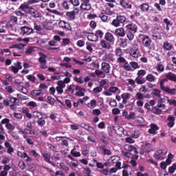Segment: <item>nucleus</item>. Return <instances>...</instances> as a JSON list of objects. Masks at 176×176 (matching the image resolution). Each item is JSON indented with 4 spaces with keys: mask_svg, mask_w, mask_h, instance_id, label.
<instances>
[{
    "mask_svg": "<svg viewBox=\"0 0 176 176\" xmlns=\"http://www.w3.org/2000/svg\"><path fill=\"white\" fill-rule=\"evenodd\" d=\"M164 77L166 78H163L160 81V88L161 90L167 93V94H170L171 96H175L176 94V89L175 88H170V86H164V83L168 82V80L176 82V75L173 72H168L164 74Z\"/></svg>",
    "mask_w": 176,
    "mask_h": 176,
    "instance_id": "1",
    "label": "nucleus"
},
{
    "mask_svg": "<svg viewBox=\"0 0 176 176\" xmlns=\"http://www.w3.org/2000/svg\"><path fill=\"white\" fill-rule=\"evenodd\" d=\"M126 20L127 18H126L125 16L118 15L116 16V19L113 20L111 24L113 25V27H120L122 25L126 23Z\"/></svg>",
    "mask_w": 176,
    "mask_h": 176,
    "instance_id": "2",
    "label": "nucleus"
},
{
    "mask_svg": "<svg viewBox=\"0 0 176 176\" xmlns=\"http://www.w3.org/2000/svg\"><path fill=\"white\" fill-rule=\"evenodd\" d=\"M81 5L80 6V10L82 12H87L91 9V3L90 0H80Z\"/></svg>",
    "mask_w": 176,
    "mask_h": 176,
    "instance_id": "3",
    "label": "nucleus"
},
{
    "mask_svg": "<svg viewBox=\"0 0 176 176\" xmlns=\"http://www.w3.org/2000/svg\"><path fill=\"white\" fill-rule=\"evenodd\" d=\"M30 94L33 98H36V100L43 101V92H42V90H33L30 92Z\"/></svg>",
    "mask_w": 176,
    "mask_h": 176,
    "instance_id": "4",
    "label": "nucleus"
},
{
    "mask_svg": "<svg viewBox=\"0 0 176 176\" xmlns=\"http://www.w3.org/2000/svg\"><path fill=\"white\" fill-rule=\"evenodd\" d=\"M79 13L78 8H74L72 11L67 12L66 13V16L67 20L72 21L75 20V16Z\"/></svg>",
    "mask_w": 176,
    "mask_h": 176,
    "instance_id": "5",
    "label": "nucleus"
},
{
    "mask_svg": "<svg viewBox=\"0 0 176 176\" xmlns=\"http://www.w3.org/2000/svg\"><path fill=\"white\" fill-rule=\"evenodd\" d=\"M160 28H155L153 32L151 33V36H152V39L154 41H157V39H162V35H160Z\"/></svg>",
    "mask_w": 176,
    "mask_h": 176,
    "instance_id": "6",
    "label": "nucleus"
},
{
    "mask_svg": "<svg viewBox=\"0 0 176 176\" xmlns=\"http://www.w3.org/2000/svg\"><path fill=\"white\" fill-rule=\"evenodd\" d=\"M29 13L34 19H41V17H42V14H41L39 11L32 7H30Z\"/></svg>",
    "mask_w": 176,
    "mask_h": 176,
    "instance_id": "7",
    "label": "nucleus"
},
{
    "mask_svg": "<svg viewBox=\"0 0 176 176\" xmlns=\"http://www.w3.org/2000/svg\"><path fill=\"white\" fill-rule=\"evenodd\" d=\"M129 54H130V56L134 58L141 56V53H140V51L137 47L130 49V50H129Z\"/></svg>",
    "mask_w": 176,
    "mask_h": 176,
    "instance_id": "8",
    "label": "nucleus"
},
{
    "mask_svg": "<svg viewBox=\"0 0 176 176\" xmlns=\"http://www.w3.org/2000/svg\"><path fill=\"white\" fill-rule=\"evenodd\" d=\"M21 31L23 33V35H30V34H34V29L28 26L21 27Z\"/></svg>",
    "mask_w": 176,
    "mask_h": 176,
    "instance_id": "9",
    "label": "nucleus"
},
{
    "mask_svg": "<svg viewBox=\"0 0 176 176\" xmlns=\"http://www.w3.org/2000/svg\"><path fill=\"white\" fill-rule=\"evenodd\" d=\"M101 69L106 74H110V64L106 63V62H102L101 63Z\"/></svg>",
    "mask_w": 176,
    "mask_h": 176,
    "instance_id": "10",
    "label": "nucleus"
},
{
    "mask_svg": "<svg viewBox=\"0 0 176 176\" xmlns=\"http://www.w3.org/2000/svg\"><path fill=\"white\" fill-rule=\"evenodd\" d=\"M160 130V127L155 124H150V129H148V132L150 134L155 135L157 133V131Z\"/></svg>",
    "mask_w": 176,
    "mask_h": 176,
    "instance_id": "11",
    "label": "nucleus"
},
{
    "mask_svg": "<svg viewBox=\"0 0 176 176\" xmlns=\"http://www.w3.org/2000/svg\"><path fill=\"white\" fill-rule=\"evenodd\" d=\"M84 34H85V36H87L88 40L91 41V42H97L98 41L97 36H96L94 33H89L87 32H85Z\"/></svg>",
    "mask_w": 176,
    "mask_h": 176,
    "instance_id": "12",
    "label": "nucleus"
},
{
    "mask_svg": "<svg viewBox=\"0 0 176 176\" xmlns=\"http://www.w3.org/2000/svg\"><path fill=\"white\" fill-rule=\"evenodd\" d=\"M175 118L173 116H168L167 117V127L171 129L174 126V124H175Z\"/></svg>",
    "mask_w": 176,
    "mask_h": 176,
    "instance_id": "13",
    "label": "nucleus"
},
{
    "mask_svg": "<svg viewBox=\"0 0 176 176\" xmlns=\"http://www.w3.org/2000/svg\"><path fill=\"white\" fill-rule=\"evenodd\" d=\"M120 97L122 98V103L123 104H126L127 103V100H130L131 95L129 93H124L122 94Z\"/></svg>",
    "mask_w": 176,
    "mask_h": 176,
    "instance_id": "14",
    "label": "nucleus"
},
{
    "mask_svg": "<svg viewBox=\"0 0 176 176\" xmlns=\"http://www.w3.org/2000/svg\"><path fill=\"white\" fill-rule=\"evenodd\" d=\"M79 127H80L90 133L94 132V128L93 126H89L88 124H86L85 123H80V124H79Z\"/></svg>",
    "mask_w": 176,
    "mask_h": 176,
    "instance_id": "15",
    "label": "nucleus"
},
{
    "mask_svg": "<svg viewBox=\"0 0 176 176\" xmlns=\"http://www.w3.org/2000/svg\"><path fill=\"white\" fill-rule=\"evenodd\" d=\"M140 41H142V45H151L152 41L148 36L142 35L140 37Z\"/></svg>",
    "mask_w": 176,
    "mask_h": 176,
    "instance_id": "16",
    "label": "nucleus"
},
{
    "mask_svg": "<svg viewBox=\"0 0 176 176\" xmlns=\"http://www.w3.org/2000/svg\"><path fill=\"white\" fill-rule=\"evenodd\" d=\"M58 25L60 27V28H64L67 31L71 30V25H69V23L65 22V21H60L58 23Z\"/></svg>",
    "mask_w": 176,
    "mask_h": 176,
    "instance_id": "17",
    "label": "nucleus"
},
{
    "mask_svg": "<svg viewBox=\"0 0 176 176\" xmlns=\"http://www.w3.org/2000/svg\"><path fill=\"white\" fill-rule=\"evenodd\" d=\"M139 8L143 13H145L146 12H149V5L146 3H144L141 4L139 6Z\"/></svg>",
    "mask_w": 176,
    "mask_h": 176,
    "instance_id": "18",
    "label": "nucleus"
},
{
    "mask_svg": "<svg viewBox=\"0 0 176 176\" xmlns=\"http://www.w3.org/2000/svg\"><path fill=\"white\" fill-rule=\"evenodd\" d=\"M104 39L108 41V42H115V38L113 35L111 34V32H107L104 35Z\"/></svg>",
    "mask_w": 176,
    "mask_h": 176,
    "instance_id": "19",
    "label": "nucleus"
},
{
    "mask_svg": "<svg viewBox=\"0 0 176 176\" xmlns=\"http://www.w3.org/2000/svg\"><path fill=\"white\" fill-rule=\"evenodd\" d=\"M22 113H23V114H25L26 118H28V119H32V116L30 113V110L28 107H23L22 108Z\"/></svg>",
    "mask_w": 176,
    "mask_h": 176,
    "instance_id": "20",
    "label": "nucleus"
},
{
    "mask_svg": "<svg viewBox=\"0 0 176 176\" xmlns=\"http://www.w3.org/2000/svg\"><path fill=\"white\" fill-rule=\"evenodd\" d=\"M115 32L116 34L118 35L119 36H124V35H126V33L124 32V28H123L116 29Z\"/></svg>",
    "mask_w": 176,
    "mask_h": 176,
    "instance_id": "21",
    "label": "nucleus"
},
{
    "mask_svg": "<svg viewBox=\"0 0 176 176\" xmlns=\"http://www.w3.org/2000/svg\"><path fill=\"white\" fill-rule=\"evenodd\" d=\"M151 95L154 96L158 98H161L162 94H161V90L158 89H153V92H151Z\"/></svg>",
    "mask_w": 176,
    "mask_h": 176,
    "instance_id": "22",
    "label": "nucleus"
},
{
    "mask_svg": "<svg viewBox=\"0 0 176 176\" xmlns=\"http://www.w3.org/2000/svg\"><path fill=\"white\" fill-rule=\"evenodd\" d=\"M120 5H121L122 8H124V9H131V5L126 2V0H122L120 1Z\"/></svg>",
    "mask_w": 176,
    "mask_h": 176,
    "instance_id": "23",
    "label": "nucleus"
},
{
    "mask_svg": "<svg viewBox=\"0 0 176 176\" xmlns=\"http://www.w3.org/2000/svg\"><path fill=\"white\" fill-rule=\"evenodd\" d=\"M93 74H96V76L100 78H104L106 77V74H104V72H102L99 69H96L95 72H93Z\"/></svg>",
    "mask_w": 176,
    "mask_h": 176,
    "instance_id": "24",
    "label": "nucleus"
},
{
    "mask_svg": "<svg viewBox=\"0 0 176 176\" xmlns=\"http://www.w3.org/2000/svg\"><path fill=\"white\" fill-rule=\"evenodd\" d=\"M42 157H43V160H45V162L50 164H53V162L50 161V155L47 154V153H43V154H42Z\"/></svg>",
    "mask_w": 176,
    "mask_h": 176,
    "instance_id": "25",
    "label": "nucleus"
},
{
    "mask_svg": "<svg viewBox=\"0 0 176 176\" xmlns=\"http://www.w3.org/2000/svg\"><path fill=\"white\" fill-rule=\"evenodd\" d=\"M18 133L21 135H32V130L29 129H24L23 130L18 131Z\"/></svg>",
    "mask_w": 176,
    "mask_h": 176,
    "instance_id": "26",
    "label": "nucleus"
},
{
    "mask_svg": "<svg viewBox=\"0 0 176 176\" xmlns=\"http://www.w3.org/2000/svg\"><path fill=\"white\" fill-rule=\"evenodd\" d=\"M96 105L97 101L95 99H93L89 103H87V108L93 109Z\"/></svg>",
    "mask_w": 176,
    "mask_h": 176,
    "instance_id": "27",
    "label": "nucleus"
},
{
    "mask_svg": "<svg viewBox=\"0 0 176 176\" xmlns=\"http://www.w3.org/2000/svg\"><path fill=\"white\" fill-rule=\"evenodd\" d=\"M19 9H21V10H23V12H25L26 9H28V10H30V9H31V7H30V5H28V3H23L20 6Z\"/></svg>",
    "mask_w": 176,
    "mask_h": 176,
    "instance_id": "28",
    "label": "nucleus"
},
{
    "mask_svg": "<svg viewBox=\"0 0 176 176\" xmlns=\"http://www.w3.org/2000/svg\"><path fill=\"white\" fill-rule=\"evenodd\" d=\"M47 10L50 13H53L54 14H56V16H63V12H61L57 10H52L50 8H47Z\"/></svg>",
    "mask_w": 176,
    "mask_h": 176,
    "instance_id": "29",
    "label": "nucleus"
},
{
    "mask_svg": "<svg viewBox=\"0 0 176 176\" xmlns=\"http://www.w3.org/2000/svg\"><path fill=\"white\" fill-rule=\"evenodd\" d=\"M151 112L155 114V115H161L162 114V109L157 107H154L151 109Z\"/></svg>",
    "mask_w": 176,
    "mask_h": 176,
    "instance_id": "30",
    "label": "nucleus"
},
{
    "mask_svg": "<svg viewBox=\"0 0 176 176\" xmlns=\"http://www.w3.org/2000/svg\"><path fill=\"white\" fill-rule=\"evenodd\" d=\"M126 28H128V30H130L131 31H134V32H137V25L134 23L127 25Z\"/></svg>",
    "mask_w": 176,
    "mask_h": 176,
    "instance_id": "31",
    "label": "nucleus"
},
{
    "mask_svg": "<svg viewBox=\"0 0 176 176\" xmlns=\"http://www.w3.org/2000/svg\"><path fill=\"white\" fill-rule=\"evenodd\" d=\"M45 124L46 121H45V120L42 118H39V119H38V121H36V124H38L39 127H43Z\"/></svg>",
    "mask_w": 176,
    "mask_h": 176,
    "instance_id": "32",
    "label": "nucleus"
},
{
    "mask_svg": "<svg viewBox=\"0 0 176 176\" xmlns=\"http://www.w3.org/2000/svg\"><path fill=\"white\" fill-rule=\"evenodd\" d=\"M127 151H129V152H134V153L138 154V151L137 150V148L133 145L127 146Z\"/></svg>",
    "mask_w": 176,
    "mask_h": 176,
    "instance_id": "33",
    "label": "nucleus"
},
{
    "mask_svg": "<svg viewBox=\"0 0 176 176\" xmlns=\"http://www.w3.org/2000/svg\"><path fill=\"white\" fill-rule=\"evenodd\" d=\"M144 98H147V96L145 95H143V94L141 93H137L135 94V99L138 100H143Z\"/></svg>",
    "mask_w": 176,
    "mask_h": 176,
    "instance_id": "34",
    "label": "nucleus"
},
{
    "mask_svg": "<svg viewBox=\"0 0 176 176\" xmlns=\"http://www.w3.org/2000/svg\"><path fill=\"white\" fill-rule=\"evenodd\" d=\"M176 170V163L173 164V166L168 167V173L173 174Z\"/></svg>",
    "mask_w": 176,
    "mask_h": 176,
    "instance_id": "35",
    "label": "nucleus"
},
{
    "mask_svg": "<svg viewBox=\"0 0 176 176\" xmlns=\"http://www.w3.org/2000/svg\"><path fill=\"white\" fill-rule=\"evenodd\" d=\"M95 36H97V39H98V38L102 39V37L104 36V32L102 30H97L96 32Z\"/></svg>",
    "mask_w": 176,
    "mask_h": 176,
    "instance_id": "36",
    "label": "nucleus"
},
{
    "mask_svg": "<svg viewBox=\"0 0 176 176\" xmlns=\"http://www.w3.org/2000/svg\"><path fill=\"white\" fill-rule=\"evenodd\" d=\"M56 102V99L52 97L51 96H47V103L50 105H54V103Z\"/></svg>",
    "mask_w": 176,
    "mask_h": 176,
    "instance_id": "37",
    "label": "nucleus"
},
{
    "mask_svg": "<svg viewBox=\"0 0 176 176\" xmlns=\"http://www.w3.org/2000/svg\"><path fill=\"white\" fill-rule=\"evenodd\" d=\"M18 89H19V91L22 92V94H28V93L29 92L28 91V89L25 88V87L21 85L18 86Z\"/></svg>",
    "mask_w": 176,
    "mask_h": 176,
    "instance_id": "38",
    "label": "nucleus"
},
{
    "mask_svg": "<svg viewBox=\"0 0 176 176\" xmlns=\"http://www.w3.org/2000/svg\"><path fill=\"white\" fill-rule=\"evenodd\" d=\"M146 80L152 82L155 80V77L153 74H148L147 76H146Z\"/></svg>",
    "mask_w": 176,
    "mask_h": 176,
    "instance_id": "39",
    "label": "nucleus"
},
{
    "mask_svg": "<svg viewBox=\"0 0 176 176\" xmlns=\"http://www.w3.org/2000/svg\"><path fill=\"white\" fill-rule=\"evenodd\" d=\"M71 154L74 157H80V153H79L78 151H76V148L72 150Z\"/></svg>",
    "mask_w": 176,
    "mask_h": 176,
    "instance_id": "40",
    "label": "nucleus"
},
{
    "mask_svg": "<svg viewBox=\"0 0 176 176\" xmlns=\"http://www.w3.org/2000/svg\"><path fill=\"white\" fill-rule=\"evenodd\" d=\"M102 151H103V153L104 155H111V151L109 149L106 148L105 146H102Z\"/></svg>",
    "mask_w": 176,
    "mask_h": 176,
    "instance_id": "41",
    "label": "nucleus"
},
{
    "mask_svg": "<svg viewBox=\"0 0 176 176\" xmlns=\"http://www.w3.org/2000/svg\"><path fill=\"white\" fill-rule=\"evenodd\" d=\"M73 80H74V82L79 83V84H83L85 82V80L82 79V77H74L73 78Z\"/></svg>",
    "mask_w": 176,
    "mask_h": 176,
    "instance_id": "42",
    "label": "nucleus"
},
{
    "mask_svg": "<svg viewBox=\"0 0 176 176\" xmlns=\"http://www.w3.org/2000/svg\"><path fill=\"white\" fill-rule=\"evenodd\" d=\"M83 174H86V176H89L91 174V170L90 168L86 167L83 168Z\"/></svg>",
    "mask_w": 176,
    "mask_h": 176,
    "instance_id": "43",
    "label": "nucleus"
},
{
    "mask_svg": "<svg viewBox=\"0 0 176 176\" xmlns=\"http://www.w3.org/2000/svg\"><path fill=\"white\" fill-rule=\"evenodd\" d=\"M130 65H131V67L134 68V69H138L140 68V66L138 65V63H137L135 61L130 62Z\"/></svg>",
    "mask_w": 176,
    "mask_h": 176,
    "instance_id": "44",
    "label": "nucleus"
},
{
    "mask_svg": "<svg viewBox=\"0 0 176 176\" xmlns=\"http://www.w3.org/2000/svg\"><path fill=\"white\" fill-rule=\"evenodd\" d=\"M102 87H96L93 89V93H94V94H98L100 92H102Z\"/></svg>",
    "mask_w": 176,
    "mask_h": 176,
    "instance_id": "45",
    "label": "nucleus"
},
{
    "mask_svg": "<svg viewBox=\"0 0 176 176\" xmlns=\"http://www.w3.org/2000/svg\"><path fill=\"white\" fill-rule=\"evenodd\" d=\"M131 66H130V65H129V63L127 62H126V63H124V65H123V69L126 71H129V72H131V71H133L131 69Z\"/></svg>",
    "mask_w": 176,
    "mask_h": 176,
    "instance_id": "46",
    "label": "nucleus"
},
{
    "mask_svg": "<svg viewBox=\"0 0 176 176\" xmlns=\"http://www.w3.org/2000/svg\"><path fill=\"white\" fill-rule=\"evenodd\" d=\"M10 122V120L9 118L3 119L0 122V126H2V124H11Z\"/></svg>",
    "mask_w": 176,
    "mask_h": 176,
    "instance_id": "47",
    "label": "nucleus"
},
{
    "mask_svg": "<svg viewBox=\"0 0 176 176\" xmlns=\"http://www.w3.org/2000/svg\"><path fill=\"white\" fill-rule=\"evenodd\" d=\"M157 71L160 72H163V71H164V67L163 66V65L161 64V63L157 64Z\"/></svg>",
    "mask_w": 176,
    "mask_h": 176,
    "instance_id": "48",
    "label": "nucleus"
},
{
    "mask_svg": "<svg viewBox=\"0 0 176 176\" xmlns=\"http://www.w3.org/2000/svg\"><path fill=\"white\" fill-rule=\"evenodd\" d=\"M9 101V102L12 103V104H14L16 101H18V99L16 98H14L13 96H10L8 100H6Z\"/></svg>",
    "mask_w": 176,
    "mask_h": 176,
    "instance_id": "49",
    "label": "nucleus"
},
{
    "mask_svg": "<svg viewBox=\"0 0 176 176\" xmlns=\"http://www.w3.org/2000/svg\"><path fill=\"white\" fill-rule=\"evenodd\" d=\"M35 47H28L26 50L25 54L28 55L32 54V53L34 52V50H35Z\"/></svg>",
    "mask_w": 176,
    "mask_h": 176,
    "instance_id": "50",
    "label": "nucleus"
},
{
    "mask_svg": "<svg viewBox=\"0 0 176 176\" xmlns=\"http://www.w3.org/2000/svg\"><path fill=\"white\" fill-rule=\"evenodd\" d=\"M1 54H7L8 56L12 55V52H10V50H9V49L1 50Z\"/></svg>",
    "mask_w": 176,
    "mask_h": 176,
    "instance_id": "51",
    "label": "nucleus"
},
{
    "mask_svg": "<svg viewBox=\"0 0 176 176\" xmlns=\"http://www.w3.org/2000/svg\"><path fill=\"white\" fill-rule=\"evenodd\" d=\"M59 166L60 167V169L63 170L64 171H69V168L66 165H65L64 163L59 164Z\"/></svg>",
    "mask_w": 176,
    "mask_h": 176,
    "instance_id": "52",
    "label": "nucleus"
},
{
    "mask_svg": "<svg viewBox=\"0 0 176 176\" xmlns=\"http://www.w3.org/2000/svg\"><path fill=\"white\" fill-rule=\"evenodd\" d=\"M109 104L112 108L117 107V101H116V100H114V99H111Z\"/></svg>",
    "mask_w": 176,
    "mask_h": 176,
    "instance_id": "53",
    "label": "nucleus"
},
{
    "mask_svg": "<svg viewBox=\"0 0 176 176\" xmlns=\"http://www.w3.org/2000/svg\"><path fill=\"white\" fill-rule=\"evenodd\" d=\"M145 74H146V71H144V69L139 70L138 73L137 74V75L138 76V78H142L143 76H144Z\"/></svg>",
    "mask_w": 176,
    "mask_h": 176,
    "instance_id": "54",
    "label": "nucleus"
},
{
    "mask_svg": "<svg viewBox=\"0 0 176 176\" xmlns=\"http://www.w3.org/2000/svg\"><path fill=\"white\" fill-rule=\"evenodd\" d=\"M134 81L136 82V83L138 85H143L144 83V80H142L141 77L135 78V80Z\"/></svg>",
    "mask_w": 176,
    "mask_h": 176,
    "instance_id": "55",
    "label": "nucleus"
},
{
    "mask_svg": "<svg viewBox=\"0 0 176 176\" xmlns=\"http://www.w3.org/2000/svg\"><path fill=\"white\" fill-rule=\"evenodd\" d=\"M47 148L49 149H50V151H53V152H56L57 151V149H56V146H53V144H50V143H47Z\"/></svg>",
    "mask_w": 176,
    "mask_h": 176,
    "instance_id": "56",
    "label": "nucleus"
},
{
    "mask_svg": "<svg viewBox=\"0 0 176 176\" xmlns=\"http://www.w3.org/2000/svg\"><path fill=\"white\" fill-rule=\"evenodd\" d=\"M99 17L101 19L102 21H103L104 22L107 21V20H108V16L104 14V13H101L99 15Z\"/></svg>",
    "mask_w": 176,
    "mask_h": 176,
    "instance_id": "57",
    "label": "nucleus"
},
{
    "mask_svg": "<svg viewBox=\"0 0 176 176\" xmlns=\"http://www.w3.org/2000/svg\"><path fill=\"white\" fill-rule=\"evenodd\" d=\"M5 90L6 91V92L9 94H12L14 92V91H13V87L12 86H8L5 87Z\"/></svg>",
    "mask_w": 176,
    "mask_h": 176,
    "instance_id": "58",
    "label": "nucleus"
},
{
    "mask_svg": "<svg viewBox=\"0 0 176 176\" xmlns=\"http://www.w3.org/2000/svg\"><path fill=\"white\" fill-rule=\"evenodd\" d=\"M5 127H6V129L10 130V131L14 130V126L12 124H5Z\"/></svg>",
    "mask_w": 176,
    "mask_h": 176,
    "instance_id": "59",
    "label": "nucleus"
},
{
    "mask_svg": "<svg viewBox=\"0 0 176 176\" xmlns=\"http://www.w3.org/2000/svg\"><path fill=\"white\" fill-rule=\"evenodd\" d=\"M155 8H156L157 10H158V12H163V9L162 8V6H160V4L159 3H155L154 4Z\"/></svg>",
    "mask_w": 176,
    "mask_h": 176,
    "instance_id": "60",
    "label": "nucleus"
},
{
    "mask_svg": "<svg viewBox=\"0 0 176 176\" xmlns=\"http://www.w3.org/2000/svg\"><path fill=\"white\" fill-rule=\"evenodd\" d=\"M28 80L34 83L35 80H36V78L33 75L30 74L28 76Z\"/></svg>",
    "mask_w": 176,
    "mask_h": 176,
    "instance_id": "61",
    "label": "nucleus"
},
{
    "mask_svg": "<svg viewBox=\"0 0 176 176\" xmlns=\"http://www.w3.org/2000/svg\"><path fill=\"white\" fill-rule=\"evenodd\" d=\"M38 62H39L40 64H46V58L41 56L38 58Z\"/></svg>",
    "mask_w": 176,
    "mask_h": 176,
    "instance_id": "62",
    "label": "nucleus"
},
{
    "mask_svg": "<svg viewBox=\"0 0 176 176\" xmlns=\"http://www.w3.org/2000/svg\"><path fill=\"white\" fill-rule=\"evenodd\" d=\"M100 114H101V112L99 109H96L93 110V115H94L96 116H100Z\"/></svg>",
    "mask_w": 176,
    "mask_h": 176,
    "instance_id": "63",
    "label": "nucleus"
},
{
    "mask_svg": "<svg viewBox=\"0 0 176 176\" xmlns=\"http://www.w3.org/2000/svg\"><path fill=\"white\" fill-rule=\"evenodd\" d=\"M55 176H66L65 175V173H63L62 170H56L55 172Z\"/></svg>",
    "mask_w": 176,
    "mask_h": 176,
    "instance_id": "64",
    "label": "nucleus"
}]
</instances>
